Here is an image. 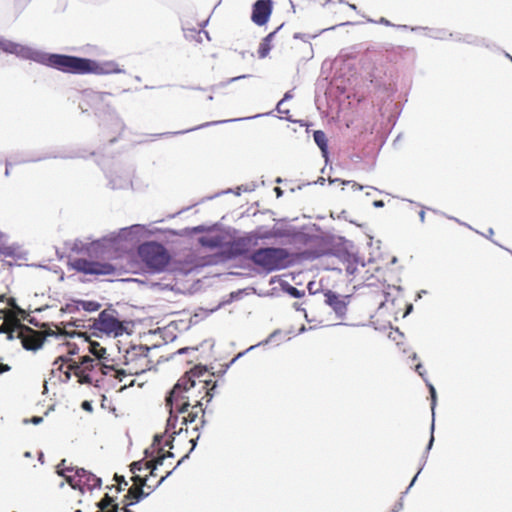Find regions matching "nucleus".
Instances as JSON below:
<instances>
[{
  "label": "nucleus",
  "mask_w": 512,
  "mask_h": 512,
  "mask_svg": "<svg viewBox=\"0 0 512 512\" xmlns=\"http://www.w3.org/2000/svg\"><path fill=\"white\" fill-rule=\"evenodd\" d=\"M216 383L212 382L211 375L203 366H195L180 377L166 397V406L171 415L176 412L185 413L187 407L201 405L203 400L210 402Z\"/></svg>",
  "instance_id": "nucleus-1"
},
{
  "label": "nucleus",
  "mask_w": 512,
  "mask_h": 512,
  "mask_svg": "<svg viewBox=\"0 0 512 512\" xmlns=\"http://www.w3.org/2000/svg\"><path fill=\"white\" fill-rule=\"evenodd\" d=\"M89 352L94 357L85 355L80 357L79 361H75L71 358L60 356L54 361L53 365L56 369L64 372L66 379H69L73 374L77 377L80 384L99 382L100 377L107 375L108 370H112L113 367L102 363V359L105 358L106 349L98 342L89 343Z\"/></svg>",
  "instance_id": "nucleus-2"
},
{
  "label": "nucleus",
  "mask_w": 512,
  "mask_h": 512,
  "mask_svg": "<svg viewBox=\"0 0 512 512\" xmlns=\"http://www.w3.org/2000/svg\"><path fill=\"white\" fill-rule=\"evenodd\" d=\"M250 260L267 273L285 269L293 262L287 249L276 247L259 248L251 254Z\"/></svg>",
  "instance_id": "nucleus-3"
},
{
  "label": "nucleus",
  "mask_w": 512,
  "mask_h": 512,
  "mask_svg": "<svg viewBox=\"0 0 512 512\" xmlns=\"http://www.w3.org/2000/svg\"><path fill=\"white\" fill-rule=\"evenodd\" d=\"M48 64L65 73L89 74L101 73V68L96 61L76 56L52 54L48 57Z\"/></svg>",
  "instance_id": "nucleus-4"
},
{
  "label": "nucleus",
  "mask_w": 512,
  "mask_h": 512,
  "mask_svg": "<svg viewBox=\"0 0 512 512\" xmlns=\"http://www.w3.org/2000/svg\"><path fill=\"white\" fill-rule=\"evenodd\" d=\"M204 415L203 407L195 404H193V407H187V412L185 413L174 411L168 419V430L172 431L173 434H179L184 430L185 426V431H188L189 428L193 431H198L205 423Z\"/></svg>",
  "instance_id": "nucleus-5"
},
{
  "label": "nucleus",
  "mask_w": 512,
  "mask_h": 512,
  "mask_svg": "<svg viewBox=\"0 0 512 512\" xmlns=\"http://www.w3.org/2000/svg\"><path fill=\"white\" fill-rule=\"evenodd\" d=\"M69 267L77 273L94 277L114 275L117 271L115 265L91 253L72 259Z\"/></svg>",
  "instance_id": "nucleus-6"
},
{
  "label": "nucleus",
  "mask_w": 512,
  "mask_h": 512,
  "mask_svg": "<svg viewBox=\"0 0 512 512\" xmlns=\"http://www.w3.org/2000/svg\"><path fill=\"white\" fill-rule=\"evenodd\" d=\"M151 348L147 346H132L124 355V372L129 375H140L150 370L154 362L151 360L149 353Z\"/></svg>",
  "instance_id": "nucleus-7"
},
{
  "label": "nucleus",
  "mask_w": 512,
  "mask_h": 512,
  "mask_svg": "<svg viewBox=\"0 0 512 512\" xmlns=\"http://www.w3.org/2000/svg\"><path fill=\"white\" fill-rule=\"evenodd\" d=\"M142 262L153 271H162L168 265L170 256L163 245L155 242L143 243L138 248Z\"/></svg>",
  "instance_id": "nucleus-8"
},
{
  "label": "nucleus",
  "mask_w": 512,
  "mask_h": 512,
  "mask_svg": "<svg viewBox=\"0 0 512 512\" xmlns=\"http://www.w3.org/2000/svg\"><path fill=\"white\" fill-rule=\"evenodd\" d=\"M171 470H166L164 475L160 476V479L154 484H148L149 478L141 477L139 475H135L132 477L133 485L128 489L127 494L125 495V499L123 501L124 506H130L134 503L139 502L145 496L149 494V492H144L143 488L147 486L148 488L159 486L164 479L171 474Z\"/></svg>",
  "instance_id": "nucleus-9"
},
{
  "label": "nucleus",
  "mask_w": 512,
  "mask_h": 512,
  "mask_svg": "<svg viewBox=\"0 0 512 512\" xmlns=\"http://www.w3.org/2000/svg\"><path fill=\"white\" fill-rule=\"evenodd\" d=\"M96 328L108 335L119 336L125 331L124 323L120 320L119 314L115 309H105L100 314L95 323Z\"/></svg>",
  "instance_id": "nucleus-10"
},
{
  "label": "nucleus",
  "mask_w": 512,
  "mask_h": 512,
  "mask_svg": "<svg viewBox=\"0 0 512 512\" xmlns=\"http://www.w3.org/2000/svg\"><path fill=\"white\" fill-rule=\"evenodd\" d=\"M108 94L103 92H84L79 103L80 108L84 112H98L108 107L106 102Z\"/></svg>",
  "instance_id": "nucleus-11"
},
{
  "label": "nucleus",
  "mask_w": 512,
  "mask_h": 512,
  "mask_svg": "<svg viewBox=\"0 0 512 512\" xmlns=\"http://www.w3.org/2000/svg\"><path fill=\"white\" fill-rule=\"evenodd\" d=\"M16 337L21 340L22 346L26 350L39 349L45 340L43 332L34 330L29 326H23L22 330L18 331Z\"/></svg>",
  "instance_id": "nucleus-12"
},
{
  "label": "nucleus",
  "mask_w": 512,
  "mask_h": 512,
  "mask_svg": "<svg viewBox=\"0 0 512 512\" xmlns=\"http://www.w3.org/2000/svg\"><path fill=\"white\" fill-rule=\"evenodd\" d=\"M272 0H257L252 5L251 21L257 26H264L268 23L273 12Z\"/></svg>",
  "instance_id": "nucleus-13"
},
{
  "label": "nucleus",
  "mask_w": 512,
  "mask_h": 512,
  "mask_svg": "<svg viewBox=\"0 0 512 512\" xmlns=\"http://www.w3.org/2000/svg\"><path fill=\"white\" fill-rule=\"evenodd\" d=\"M76 477L79 482V489L83 490L86 487L88 490H93L101 486V479L84 468L76 469Z\"/></svg>",
  "instance_id": "nucleus-14"
},
{
  "label": "nucleus",
  "mask_w": 512,
  "mask_h": 512,
  "mask_svg": "<svg viewBox=\"0 0 512 512\" xmlns=\"http://www.w3.org/2000/svg\"><path fill=\"white\" fill-rule=\"evenodd\" d=\"M173 457H174V454L169 451L167 453L160 454L155 459L146 461L144 463L145 469L150 471V476L156 477V476H158V474L156 472L158 467L162 466L166 459L173 458Z\"/></svg>",
  "instance_id": "nucleus-15"
},
{
  "label": "nucleus",
  "mask_w": 512,
  "mask_h": 512,
  "mask_svg": "<svg viewBox=\"0 0 512 512\" xmlns=\"http://www.w3.org/2000/svg\"><path fill=\"white\" fill-rule=\"evenodd\" d=\"M4 318V322L8 323V326L12 329H17V332L22 330V327L25 326L22 324L17 317V313L14 310L10 309H1L0 310V319Z\"/></svg>",
  "instance_id": "nucleus-16"
},
{
  "label": "nucleus",
  "mask_w": 512,
  "mask_h": 512,
  "mask_svg": "<svg viewBox=\"0 0 512 512\" xmlns=\"http://www.w3.org/2000/svg\"><path fill=\"white\" fill-rule=\"evenodd\" d=\"M225 237L221 234H210L199 238V243L203 247L210 249L220 248L224 245Z\"/></svg>",
  "instance_id": "nucleus-17"
},
{
  "label": "nucleus",
  "mask_w": 512,
  "mask_h": 512,
  "mask_svg": "<svg viewBox=\"0 0 512 512\" xmlns=\"http://www.w3.org/2000/svg\"><path fill=\"white\" fill-rule=\"evenodd\" d=\"M281 27H278L276 30H274L273 32L269 33L266 37H264L262 39V41L260 42L259 44V47H258V50H257V53H258V57L260 59H263V58H266L268 55H269V52L271 51L272 49V41L274 39V37L276 36L278 30L280 29Z\"/></svg>",
  "instance_id": "nucleus-18"
},
{
  "label": "nucleus",
  "mask_w": 512,
  "mask_h": 512,
  "mask_svg": "<svg viewBox=\"0 0 512 512\" xmlns=\"http://www.w3.org/2000/svg\"><path fill=\"white\" fill-rule=\"evenodd\" d=\"M326 302L329 306H331L333 308V310L337 314H339V315L345 314V312L347 310L346 303L338 295H336L332 292H329L328 294H326Z\"/></svg>",
  "instance_id": "nucleus-19"
},
{
  "label": "nucleus",
  "mask_w": 512,
  "mask_h": 512,
  "mask_svg": "<svg viewBox=\"0 0 512 512\" xmlns=\"http://www.w3.org/2000/svg\"><path fill=\"white\" fill-rule=\"evenodd\" d=\"M97 507L99 508L98 512H118V504L116 503L115 498L111 497L107 493L98 502Z\"/></svg>",
  "instance_id": "nucleus-20"
},
{
  "label": "nucleus",
  "mask_w": 512,
  "mask_h": 512,
  "mask_svg": "<svg viewBox=\"0 0 512 512\" xmlns=\"http://www.w3.org/2000/svg\"><path fill=\"white\" fill-rule=\"evenodd\" d=\"M314 141L323 153L327 152L328 140L326 134L322 130H316L313 134Z\"/></svg>",
  "instance_id": "nucleus-21"
},
{
  "label": "nucleus",
  "mask_w": 512,
  "mask_h": 512,
  "mask_svg": "<svg viewBox=\"0 0 512 512\" xmlns=\"http://www.w3.org/2000/svg\"><path fill=\"white\" fill-rule=\"evenodd\" d=\"M0 47L3 51L12 54H19L23 50V47L21 45L10 41L0 42Z\"/></svg>",
  "instance_id": "nucleus-22"
},
{
  "label": "nucleus",
  "mask_w": 512,
  "mask_h": 512,
  "mask_svg": "<svg viewBox=\"0 0 512 512\" xmlns=\"http://www.w3.org/2000/svg\"><path fill=\"white\" fill-rule=\"evenodd\" d=\"M357 269V263L354 258L351 256L347 257V265L345 266V270L348 274H354Z\"/></svg>",
  "instance_id": "nucleus-23"
},
{
  "label": "nucleus",
  "mask_w": 512,
  "mask_h": 512,
  "mask_svg": "<svg viewBox=\"0 0 512 512\" xmlns=\"http://www.w3.org/2000/svg\"><path fill=\"white\" fill-rule=\"evenodd\" d=\"M66 478V481L69 483V485L76 489L77 487L79 488V482H78V478L76 477V475L74 477H71V476H64Z\"/></svg>",
  "instance_id": "nucleus-24"
},
{
  "label": "nucleus",
  "mask_w": 512,
  "mask_h": 512,
  "mask_svg": "<svg viewBox=\"0 0 512 512\" xmlns=\"http://www.w3.org/2000/svg\"><path fill=\"white\" fill-rule=\"evenodd\" d=\"M144 463L145 462H143V461L133 462L130 466L131 472L135 473L136 471H141L143 469V466L145 467Z\"/></svg>",
  "instance_id": "nucleus-25"
},
{
  "label": "nucleus",
  "mask_w": 512,
  "mask_h": 512,
  "mask_svg": "<svg viewBox=\"0 0 512 512\" xmlns=\"http://www.w3.org/2000/svg\"><path fill=\"white\" fill-rule=\"evenodd\" d=\"M114 478L118 483V487H117L118 492L122 490V485H124V486L128 485L127 481L125 480V478L123 476H118L117 474H115Z\"/></svg>",
  "instance_id": "nucleus-26"
},
{
  "label": "nucleus",
  "mask_w": 512,
  "mask_h": 512,
  "mask_svg": "<svg viewBox=\"0 0 512 512\" xmlns=\"http://www.w3.org/2000/svg\"><path fill=\"white\" fill-rule=\"evenodd\" d=\"M65 462H66V460H65V459H63V460L61 461V463L57 466V473H58L60 476H65V473H64V471H65V469H64V467H65ZM72 470H73L72 468H66V471H72Z\"/></svg>",
  "instance_id": "nucleus-27"
},
{
  "label": "nucleus",
  "mask_w": 512,
  "mask_h": 512,
  "mask_svg": "<svg viewBox=\"0 0 512 512\" xmlns=\"http://www.w3.org/2000/svg\"><path fill=\"white\" fill-rule=\"evenodd\" d=\"M110 371H114L115 374H114V377L116 379H118L120 382L123 381V378L126 376V375H129L128 373H121V372H124V368L123 369H120V370H115L114 368L112 370H108V373Z\"/></svg>",
  "instance_id": "nucleus-28"
},
{
  "label": "nucleus",
  "mask_w": 512,
  "mask_h": 512,
  "mask_svg": "<svg viewBox=\"0 0 512 512\" xmlns=\"http://www.w3.org/2000/svg\"><path fill=\"white\" fill-rule=\"evenodd\" d=\"M240 245H241L240 242L233 243V245L231 247V250H232L233 254L240 255V254H242L244 252V250L240 249Z\"/></svg>",
  "instance_id": "nucleus-29"
},
{
  "label": "nucleus",
  "mask_w": 512,
  "mask_h": 512,
  "mask_svg": "<svg viewBox=\"0 0 512 512\" xmlns=\"http://www.w3.org/2000/svg\"><path fill=\"white\" fill-rule=\"evenodd\" d=\"M7 303H8V305H9V306H11V307L13 308V310H14L15 312H16V311H17V312H20V313H22V312H23V311H22V310L17 306L16 301H15V299H14V298H10V299H8V302H7Z\"/></svg>",
  "instance_id": "nucleus-30"
},
{
  "label": "nucleus",
  "mask_w": 512,
  "mask_h": 512,
  "mask_svg": "<svg viewBox=\"0 0 512 512\" xmlns=\"http://www.w3.org/2000/svg\"><path fill=\"white\" fill-rule=\"evenodd\" d=\"M12 328H10L8 326V323H5L3 322L1 325H0V333L1 334H7L8 332H10Z\"/></svg>",
  "instance_id": "nucleus-31"
},
{
  "label": "nucleus",
  "mask_w": 512,
  "mask_h": 512,
  "mask_svg": "<svg viewBox=\"0 0 512 512\" xmlns=\"http://www.w3.org/2000/svg\"><path fill=\"white\" fill-rule=\"evenodd\" d=\"M87 310L94 311L99 308V304L95 302H88L87 306L85 307Z\"/></svg>",
  "instance_id": "nucleus-32"
},
{
  "label": "nucleus",
  "mask_w": 512,
  "mask_h": 512,
  "mask_svg": "<svg viewBox=\"0 0 512 512\" xmlns=\"http://www.w3.org/2000/svg\"><path fill=\"white\" fill-rule=\"evenodd\" d=\"M290 97H291V95H290L289 93H286V94H285V96H284V98H283V100H281V101L277 104V109H278V111H279L280 113H283V112H284V111L281 109V106H282V104H283V101H284V100H286V99H288V98H290Z\"/></svg>",
  "instance_id": "nucleus-33"
},
{
  "label": "nucleus",
  "mask_w": 512,
  "mask_h": 512,
  "mask_svg": "<svg viewBox=\"0 0 512 512\" xmlns=\"http://www.w3.org/2000/svg\"><path fill=\"white\" fill-rule=\"evenodd\" d=\"M11 370V367L7 364L0 363V374L4 372H8Z\"/></svg>",
  "instance_id": "nucleus-34"
},
{
  "label": "nucleus",
  "mask_w": 512,
  "mask_h": 512,
  "mask_svg": "<svg viewBox=\"0 0 512 512\" xmlns=\"http://www.w3.org/2000/svg\"><path fill=\"white\" fill-rule=\"evenodd\" d=\"M43 421V418L40 417V416H34L31 418L30 422L33 423V424H39Z\"/></svg>",
  "instance_id": "nucleus-35"
},
{
  "label": "nucleus",
  "mask_w": 512,
  "mask_h": 512,
  "mask_svg": "<svg viewBox=\"0 0 512 512\" xmlns=\"http://www.w3.org/2000/svg\"><path fill=\"white\" fill-rule=\"evenodd\" d=\"M81 406H82V408L84 410H87V411H91L92 410L91 403L88 402V401H84Z\"/></svg>",
  "instance_id": "nucleus-36"
},
{
  "label": "nucleus",
  "mask_w": 512,
  "mask_h": 512,
  "mask_svg": "<svg viewBox=\"0 0 512 512\" xmlns=\"http://www.w3.org/2000/svg\"><path fill=\"white\" fill-rule=\"evenodd\" d=\"M17 331V329H11L10 332L7 333V339L12 340L14 339V332Z\"/></svg>",
  "instance_id": "nucleus-37"
},
{
  "label": "nucleus",
  "mask_w": 512,
  "mask_h": 512,
  "mask_svg": "<svg viewBox=\"0 0 512 512\" xmlns=\"http://www.w3.org/2000/svg\"><path fill=\"white\" fill-rule=\"evenodd\" d=\"M247 77L246 75H242V76H237V77H233V78H230L226 83H231V82H234L238 79H241V78H245Z\"/></svg>",
  "instance_id": "nucleus-38"
},
{
  "label": "nucleus",
  "mask_w": 512,
  "mask_h": 512,
  "mask_svg": "<svg viewBox=\"0 0 512 512\" xmlns=\"http://www.w3.org/2000/svg\"><path fill=\"white\" fill-rule=\"evenodd\" d=\"M430 392H431V396H432V399H433V402L435 401V398H436V392H435V389L433 386H430Z\"/></svg>",
  "instance_id": "nucleus-39"
},
{
  "label": "nucleus",
  "mask_w": 512,
  "mask_h": 512,
  "mask_svg": "<svg viewBox=\"0 0 512 512\" xmlns=\"http://www.w3.org/2000/svg\"><path fill=\"white\" fill-rule=\"evenodd\" d=\"M416 371H417L420 375H422V372H421V371H422V365L418 364V365L416 366Z\"/></svg>",
  "instance_id": "nucleus-40"
},
{
  "label": "nucleus",
  "mask_w": 512,
  "mask_h": 512,
  "mask_svg": "<svg viewBox=\"0 0 512 512\" xmlns=\"http://www.w3.org/2000/svg\"><path fill=\"white\" fill-rule=\"evenodd\" d=\"M416 371H417L420 375H422V372H421V371H422V365L418 364V365L416 366Z\"/></svg>",
  "instance_id": "nucleus-41"
},
{
  "label": "nucleus",
  "mask_w": 512,
  "mask_h": 512,
  "mask_svg": "<svg viewBox=\"0 0 512 512\" xmlns=\"http://www.w3.org/2000/svg\"><path fill=\"white\" fill-rule=\"evenodd\" d=\"M353 188H355L357 190H362L363 187L357 183H353Z\"/></svg>",
  "instance_id": "nucleus-42"
},
{
  "label": "nucleus",
  "mask_w": 512,
  "mask_h": 512,
  "mask_svg": "<svg viewBox=\"0 0 512 512\" xmlns=\"http://www.w3.org/2000/svg\"><path fill=\"white\" fill-rule=\"evenodd\" d=\"M197 34H198V41H201L202 40V37H201L202 31H198Z\"/></svg>",
  "instance_id": "nucleus-43"
},
{
  "label": "nucleus",
  "mask_w": 512,
  "mask_h": 512,
  "mask_svg": "<svg viewBox=\"0 0 512 512\" xmlns=\"http://www.w3.org/2000/svg\"><path fill=\"white\" fill-rule=\"evenodd\" d=\"M297 292H298L297 289L293 287L292 288V294L296 295Z\"/></svg>",
  "instance_id": "nucleus-44"
},
{
  "label": "nucleus",
  "mask_w": 512,
  "mask_h": 512,
  "mask_svg": "<svg viewBox=\"0 0 512 512\" xmlns=\"http://www.w3.org/2000/svg\"><path fill=\"white\" fill-rule=\"evenodd\" d=\"M5 299V296L4 295H0V302H3Z\"/></svg>",
  "instance_id": "nucleus-45"
},
{
  "label": "nucleus",
  "mask_w": 512,
  "mask_h": 512,
  "mask_svg": "<svg viewBox=\"0 0 512 512\" xmlns=\"http://www.w3.org/2000/svg\"><path fill=\"white\" fill-rule=\"evenodd\" d=\"M375 205H376V206H382V205H383V203H382V202H376V203H375Z\"/></svg>",
  "instance_id": "nucleus-46"
},
{
  "label": "nucleus",
  "mask_w": 512,
  "mask_h": 512,
  "mask_svg": "<svg viewBox=\"0 0 512 512\" xmlns=\"http://www.w3.org/2000/svg\"><path fill=\"white\" fill-rule=\"evenodd\" d=\"M342 183H343V184H349V183H350V181H343Z\"/></svg>",
  "instance_id": "nucleus-47"
}]
</instances>
